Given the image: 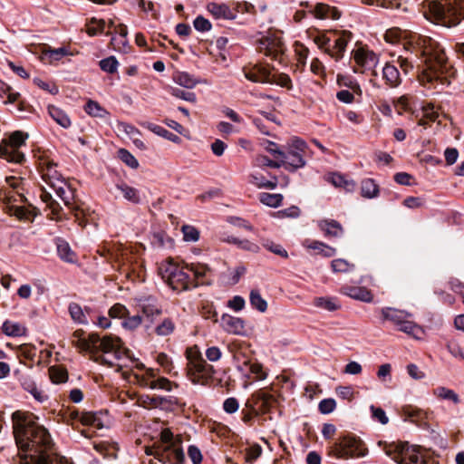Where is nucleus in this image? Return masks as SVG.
Instances as JSON below:
<instances>
[{
  "label": "nucleus",
  "instance_id": "ea45409f",
  "mask_svg": "<svg viewBox=\"0 0 464 464\" xmlns=\"http://www.w3.org/2000/svg\"><path fill=\"white\" fill-rule=\"evenodd\" d=\"M84 110L86 113L92 117L105 118L109 116V111L102 107L100 103L92 100L88 101Z\"/></svg>",
  "mask_w": 464,
  "mask_h": 464
},
{
  "label": "nucleus",
  "instance_id": "a18cd8bd",
  "mask_svg": "<svg viewBox=\"0 0 464 464\" xmlns=\"http://www.w3.org/2000/svg\"><path fill=\"white\" fill-rule=\"evenodd\" d=\"M433 392L438 398L451 401L455 404L459 402V395L453 390L440 386L434 389Z\"/></svg>",
  "mask_w": 464,
  "mask_h": 464
},
{
  "label": "nucleus",
  "instance_id": "4be33fe9",
  "mask_svg": "<svg viewBox=\"0 0 464 464\" xmlns=\"http://www.w3.org/2000/svg\"><path fill=\"white\" fill-rule=\"evenodd\" d=\"M221 324L227 333L243 334L245 332V321L239 317H234L230 314H224L221 316Z\"/></svg>",
  "mask_w": 464,
  "mask_h": 464
},
{
  "label": "nucleus",
  "instance_id": "f8f14e48",
  "mask_svg": "<svg viewBox=\"0 0 464 464\" xmlns=\"http://www.w3.org/2000/svg\"><path fill=\"white\" fill-rule=\"evenodd\" d=\"M276 402L277 400L275 395L268 392L266 389H260L246 400L243 409L256 414H266L276 406Z\"/></svg>",
  "mask_w": 464,
  "mask_h": 464
},
{
  "label": "nucleus",
  "instance_id": "dca6fc26",
  "mask_svg": "<svg viewBox=\"0 0 464 464\" xmlns=\"http://www.w3.org/2000/svg\"><path fill=\"white\" fill-rule=\"evenodd\" d=\"M257 49L260 53L270 56L274 60H280L285 52L283 43L279 38L275 36H267L260 39Z\"/></svg>",
  "mask_w": 464,
  "mask_h": 464
},
{
  "label": "nucleus",
  "instance_id": "a19ab883",
  "mask_svg": "<svg viewBox=\"0 0 464 464\" xmlns=\"http://www.w3.org/2000/svg\"><path fill=\"white\" fill-rule=\"evenodd\" d=\"M362 196L367 198H372L379 193V187L372 179L362 180L361 186Z\"/></svg>",
  "mask_w": 464,
  "mask_h": 464
},
{
  "label": "nucleus",
  "instance_id": "5fc2aeb1",
  "mask_svg": "<svg viewBox=\"0 0 464 464\" xmlns=\"http://www.w3.org/2000/svg\"><path fill=\"white\" fill-rule=\"evenodd\" d=\"M175 329V324L173 321L169 318H166L162 321L161 324H160L156 329L155 332L158 335L160 336H166L173 333Z\"/></svg>",
  "mask_w": 464,
  "mask_h": 464
},
{
  "label": "nucleus",
  "instance_id": "58836bf2",
  "mask_svg": "<svg viewBox=\"0 0 464 464\" xmlns=\"http://www.w3.org/2000/svg\"><path fill=\"white\" fill-rule=\"evenodd\" d=\"M326 180L333 184L336 188H343L347 190L352 189L354 187L353 181L345 179V178L338 173H330L326 176Z\"/></svg>",
  "mask_w": 464,
  "mask_h": 464
},
{
  "label": "nucleus",
  "instance_id": "5701e85b",
  "mask_svg": "<svg viewBox=\"0 0 464 464\" xmlns=\"http://www.w3.org/2000/svg\"><path fill=\"white\" fill-rule=\"evenodd\" d=\"M246 77L254 82H272L271 72L261 65H256L245 73Z\"/></svg>",
  "mask_w": 464,
  "mask_h": 464
},
{
  "label": "nucleus",
  "instance_id": "a878e982",
  "mask_svg": "<svg viewBox=\"0 0 464 464\" xmlns=\"http://www.w3.org/2000/svg\"><path fill=\"white\" fill-rule=\"evenodd\" d=\"M248 378H253L255 380H265L267 376V372L265 370L262 363H260L256 358L252 360V362L246 367L244 372H241Z\"/></svg>",
  "mask_w": 464,
  "mask_h": 464
},
{
  "label": "nucleus",
  "instance_id": "2eb2a0df",
  "mask_svg": "<svg viewBox=\"0 0 464 464\" xmlns=\"http://www.w3.org/2000/svg\"><path fill=\"white\" fill-rule=\"evenodd\" d=\"M14 378L19 382L21 387L31 393L39 402H44L48 400V395L37 389L36 383L32 376L20 369H15L13 372Z\"/></svg>",
  "mask_w": 464,
  "mask_h": 464
},
{
  "label": "nucleus",
  "instance_id": "de8ad7c7",
  "mask_svg": "<svg viewBox=\"0 0 464 464\" xmlns=\"http://www.w3.org/2000/svg\"><path fill=\"white\" fill-rule=\"evenodd\" d=\"M81 423L97 429L102 428V420L95 412H83L81 414Z\"/></svg>",
  "mask_w": 464,
  "mask_h": 464
},
{
  "label": "nucleus",
  "instance_id": "680f3d73",
  "mask_svg": "<svg viewBox=\"0 0 464 464\" xmlns=\"http://www.w3.org/2000/svg\"><path fill=\"white\" fill-rule=\"evenodd\" d=\"M251 183L259 188H266L274 189L276 188L278 182H277L276 177H274L272 180L265 181V180L259 179L258 177L252 175L251 176Z\"/></svg>",
  "mask_w": 464,
  "mask_h": 464
},
{
  "label": "nucleus",
  "instance_id": "cd10ccee",
  "mask_svg": "<svg viewBox=\"0 0 464 464\" xmlns=\"http://www.w3.org/2000/svg\"><path fill=\"white\" fill-rule=\"evenodd\" d=\"M207 9L216 19L233 18L232 11L229 8V6L226 4H218L212 2L207 5Z\"/></svg>",
  "mask_w": 464,
  "mask_h": 464
},
{
  "label": "nucleus",
  "instance_id": "bb28decb",
  "mask_svg": "<svg viewBox=\"0 0 464 464\" xmlns=\"http://www.w3.org/2000/svg\"><path fill=\"white\" fill-rule=\"evenodd\" d=\"M234 360L237 362L238 371L244 372L246 367L255 358L251 352L247 351L246 347L239 346L237 350L233 351Z\"/></svg>",
  "mask_w": 464,
  "mask_h": 464
},
{
  "label": "nucleus",
  "instance_id": "79ce46f5",
  "mask_svg": "<svg viewBox=\"0 0 464 464\" xmlns=\"http://www.w3.org/2000/svg\"><path fill=\"white\" fill-rule=\"evenodd\" d=\"M249 300L250 304L253 308L256 309L257 311L264 313L267 309V303L266 301L261 296L259 290L253 289L250 292L249 295Z\"/></svg>",
  "mask_w": 464,
  "mask_h": 464
},
{
  "label": "nucleus",
  "instance_id": "37998d69",
  "mask_svg": "<svg viewBox=\"0 0 464 464\" xmlns=\"http://www.w3.org/2000/svg\"><path fill=\"white\" fill-rule=\"evenodd\" d=\"M259 200L267 207L277 208L282 204L283 196L278 193L271 194L264 192L259 195Z\"/></svg>",
  "mask_w": 464,
  "mask_h": 464
},
{
  "label": "nucleus",
  "instance_id": "3c124183",
  "mask_svg": "<svg viewBox=\"0 0 464 464\" xmlns=\"http://www.w3.org/2000/svg\"><path fill=\"white\" fill-rule=\"evenodd\" d=\"M331 267L334 273H346L354 269V265L345 259L338 258L331 262Z\"/></svg>",
  "mask_w": 464,
  "mask_h": 464
},
{
  "label": "nucleus",
  "instance_id": "a211bd4d",
  "mask_svg": "<svg viewBox=\"0 0 464 464\" xmlns=\"http://www.w3.org/2000/svg\"><path fill=\"white\" fill-rule=\"evenodd\" d=\"M382 79L389 88H396L401 83V77L398 68L391 62L385 63L382 69Z\"/></svg>",
  "mask_w": 464,
  "mask_h": 464
},
{
  "label": "nucleus",
  "instance_id": "6e6d98bb",
  "mask_svg": "<svg viewBox=\"0 0 464 464\" xmlns=\"http://www.w3.org/2000/svg\"><path fill=\"white\" fill-rule=\"evenodd\" d=\"M27 137H28V134L24 133L21 130H15L10 134L8 139L4 140V141H5L9 144H12L14 147L20 148L21 146H23L24 144Z\"/></svg>",
  "mask_w": 464,
  "mask_h": 464
},
{
  "label": "nucleus",
  "instance_id": "20e7f679",
  "mask_svg": "<svg viewBox=\"0 0 464 464\" xmlns=\"http://www.w3.org/2000/svg\"><path fill=\"white\" fill-rule=\"evenodd\" d=\"M423 14L433 24L450 28L464 19V0H448L445 5L428 1L423 3Z\"/></svg>",
  "mask_w": 464,
  "mask_h": 464
},
{
  "label": "nucleus",
  "instance_id": "f3484780",
  "mask_svg": "<svg viewBox=\"0 0 464 464\" xmlns=\"http://www.w3.org/2000/svg\"><path fill=\"white\" fill-rule=\"evenodd\" d=\"M334 34H337L334 44L333 47L324 48V53L328 54L335 61H340L343 57L348 42L352 38L353 34L349 31H341L340 33L334 32Z\"/></svg>",
  "mask_w": 464,
  "mask_h": 464
},
{
  "label": "nucleus",
  "instance_id": "49530a36",
  "mask_svg": "<svg viewBox=\"0 0 464 464\" xmlns=\"http://www.w3.org/2000/svg\"><path fill=\"white\" fill-rule=\"evenodd\" d=\"M407 34V32L405 31H402L401 28L399 27H392V28H390L388 29L385 34H384V40L387 42V43H390V44H397L399 43L401 39H403L404 35Z\"/></svg>",
  "mask_w": 464,
  "mask_h": 464
},
{
  "label": "nucleus",
  "instance_id": "7c9ffc66",
  "mask_svg": "<svg viewBox=\"0 0 464 464\" xmlns=\"http://www.w3.org/2000/svg\"><path fill=\"white\" fill-rule=\"evenodd\" d=\"M383 319L391 321L397 326L406 318L410 316L405 311L386 307L382 310Z\"/></svg>",
  "mask_w": 464,
  "mask_h": 464
},
{
  "label": "nucleus",
  "instance_id": "aec40b11",
  "mask_svg": "<svg viewBox=\"0 0 464 464\" xmlns=\"http://www.w3.org/2000/svg\"><path fill=\"white\" fill-rule=\"evenodd\" d=\"M0 157L13 163H22L24 160V155L20 151V148L4 140L0 144Z\"/></svg>",
  "mask_w": 464,
  "mask_h": 464
},
{
  "label": "nucleus",
  "instance_id": "864d4df0",
  "mask_svg": "<svg viewBox=\"0 0 464 464\" xmlns=\"http://www.w3.org/2000/svg\"><path fill=\"white\" fill-rule=\"evenodd\" d=\"M398 330L412 336H417L421 329L413 322L404 319L399 325Z\"/></svg>",
  "mask_w": 464,
  "mask_h": 464
},
{
  "label": "nucleus",
  "instance_id": "6ab92c4d",
  "mask_svg": "<svg viewBox=\"0 0 464 464\" xmlns=\"http://www.w3.org/2000/svg\"><path fill=\"white\" fill-rule=\"evenodd\" d=\"M56 251L59 258L68 264H77L78 256L74 252L69 243L61 237H57L55 240Z\"/></svg>",
  "mask_w": 464,
  "mask_h": 464
},
{
  "label": "nucleus",
  "instance_id": "4468645a",
  "mask_svg": "<svg viewBox=\"0 0 464 464\" xmlns=\"http://www.w3.org/2000/svg\"><path fill=\"white\" fill-rule=\"evenodd\" d=\"M354 61L353 72L364 73L366 71L375 67L378 63L377 55L368 49L358 47L352 53Z\"/></svg>",
  "mask_w": 464,
  "mask_h": 464
},
{
  "label": "nucleus",
  "instance_id": "603ef678",
  "mask_svg": "<svg viewBox=\"0 0 464 464\" xmlns=\"http://www.w3.org/2000/svg\"><path fill=\"white\" fill-rule=\"evenodd\" d=\"M337 82L339 85L350 88L357 96L361 97L362 95V90L356 81L348 79L345 76H338Z\"/></svg>",
  "mask_w": 464,
  "mask_h": 464
},
{
  "label": "nucleus",
  "instance_id": "f704fd0d",
  "mask_svg": "<svg viewBox=\"0 0 464 464\" xmlns=\"http://www.w3.org/2000/svg\"><path fill=\"white\" fill-rule=\"evenodd\" d=\"M49 377L53 383H64L68 380L67 370L61 365H53L48 369Z\"/></svg>",
  "mask_w": 464,
  "mask_h": 464
},
{
  "label": "nucleus",
  "instance_id": "69168bd1",
  "mask_svg": "<svg viewBox=\"0 0 464 464\" xmlns=\"http://www.w3.org/2000/svg\"><path fill=\"white\" fill-rule=\"evenodd\" d=\"M154 244H158L159 246L172 248L174 246V240L169 236V234H153Z\"/></svg>",
  "mask_w": 464,
  "mask_h": 464
},
{
  "label": "nucleus",
  "instance_id": "774afa93",
  "mask_svg": "<svg viewBox=\"0 0 464 464\" xmlns=\"http://www.w3.org/2000/svg\"><path fill=\"white\" fill-rule=\"evenodd\" d=\"M176 81L179 85L188 89L193 88L197 83V81L187 72L179 73Z\"/></svg>",
  "mask_w": 464,
  "mask_h": 464
},
{
  "label": "nucleus",
  "instance_id": "72a5a7b5",
  "mask_svg": "<svg viewBox=\"0 0 464 464\" xmlns=\"http://www.w3.org/2000/svg\"><path fill=\"white\" fill-rule=\"evenodd\" d=\"M304 246L309 249H313L315 254L322 255L325 257H331L335 255V249L334 247H331L320 241H305Z\"/></svg>",
  "mask_w": 464,
  "mask_h": 464
},
{
  "label": "nucleus",
  "instance_id": "e433bc0d",
  "mask_svg": "<svg viewBox=\"0 0 464 464\" xmlns=\"http://www.w3.org/2000/svg\"><path fill=\"white\" fill-rule=\"evenodd\" d=\"M68 312L71 318L77 324H88V320L84 314L83 309L77 303L72 302L69 304Z\"/></svg>",
  "mask_w": 464,
  "mask_h": 464
},
{
  "label": "nucleus",
  "instance_id": "c9c22d12",
  "mask_svg": "<svg viewBox=\"0 0 464 464\" xmlns=\"http://www.w3.org/2000/svg\"><path fill=\"white\" fill-rule=\"evenodd\" d=\"M70 54L69 51L65 47H60L56 49L47 48L42 53V59L49 63L60 60L62 57Z\"/></svg>",
  "mask_w": 464,
  "mask_h": 464
},
{
  "label": "nucleus",
  "instance_id": "f03ea898",
  "mask_svg": "<svg viewBox=\"0 0 464 464\" xmlns=\"http://www.w3.org/2000/svg\"><path fill=\"white\" fill-rule=\"evenodd\" d=\"M404 49L414 52L420 51L424 58V66L419 74L422 84L432 82L439 79L440 74L448 69V57L440 44L431 37L418 34L407 33L404 37Z\"/></svg>",
  "mask_w": 464,
  "mask_h": 464
},
{
  "label": "nucleus",
  "instance_id": "8fccbe9b",
  "mask_svg": "<svg viewBox=\"0 0 464 464\" xmlns=\"http://www.w3.org/2000/svg\"><path fill=\"white\" fill-rule=\"evenodd\" d=\"M113 50L119 53H127L130 49L127 37L113 35L111 40Z\"/></svg>",
  "mask_w": 464,
  "mask_h": 464
},
{
  "label": "nucleus",
  "instance_id": "e2e57ef3",
  "mask_svg": "<svg viewBox=\"0 0 464 464\" xmlns=\"http://www.w3.org/2000/svg\"><path fill=\"white\" fill-rule=\"evenodd\" d=\"M119 158L129 167L136 169L139 166L138 160L127 150L121 149L118 151Z\"/></svg>",
  "mask_w": 464,
  "mask_h": 464
},
{
  "label": "nucleus",
  "instance_id": "39448f33",
  "mask_svg": "<svg viewBox=\"0 0 464 464\" xmlns=\"http://www.w3.org/2000/svg\"><path fill=\"white\" fill-rule=\"evenodd\" d=\"M40 169L45 186L53 190L65 205L72 204L74 199L73 190L58 170L57 164L50 159H42Z\"/></svg>",
  "mask_w": 464,
  "mask_h": 464
},
{
  "label": "nucleus",
  "instance_id": "4c0bfd02",
  "mask_svg": "<svg viewBox=\"0 0 464 464\" xmlns=\"http://www.w3.org/2000/svg\"><path fill=\"white\" fill-rule=\"evenodd\" d=\"M314 305L330 312L336 311L340 308L337 299L334 297H315L313 302Z\"/></svg>",
  "mask_w": 464,
  "mask_h": 464
},
{
  "label": "nucleus",
  "instance_id": "0e129e2a",
  "mask_svg": "<svg viewBox=\"0 0 464 464\" xmlns=\"http://www.w3.org/2000/svg\"><path fill=\"white\" fill-rule=\"evenodd\" d=\"M105 26V21L103 19L97 20L92 18L90 22V24L87 25L86 32L89 35H95L97 33H101L103 31Z\"/></svg>",
  "mask_w": 464,
  "mask_h": 464
},
{
  "label": "nucleus",
  "instance_id": "052dcab7",
  "mask_svg": "<svg viewBox=\"0 0 464 464\" xmlns=\"http://www.w3.org/2000/svg\"><path fill=\"white\" fill-rule=\"evenodd\" d=\"M142 323V317L139 314H135L130 316V314L123 319L121 325L123 328L127 330H135L137 329Z\"/></svg>",
  "mask_w": 464,
  "mask_h": 464
},
{
  "label": "nucleus",
  "instance_id": "0eeeda50",
  "mask_svg": "<svg viewBox=\"0 0 464 464\" xmlns=\"http://www.w3.org/2000/svg\"><path fill=\"white\" fill-rule=\"evenodd\" d=\"M83 333L82 330H76L73 333V336L78 338L77 347L93 353H113L118 357L123 345L120 337L113 334H105L102 337L97 333H91L88 338H83Z\"/></svg>",
  "mask_w": 464,
  "mask_h": 464
},
{
  "label": "nucleus",
  "instance_id": "2f4dec72",
  "mask_svg": "<svg viewBox=\"0 0 464 464\" xmlns=\"http://www.w3.org/2000/svg\"><path fill=\"white\" fill-rule=\"evenodd\" d=\"M439 113L435 111L434 106L428 104L422 108V116L418 121V125L427 129L430 124L437 121Z\"/></svg>",
  "mask_w": 464,
  "mask_h": 464
},
{
  "label": "nucleus",
  "instance_id": "338daca9",
  "mask_svg": "<svg viewBox=\"0 0 464 464\" xmlns=\"http://www.w3.org/2000/svg\"><path fill=\"white\" fill-rule=\"evenodd\" d=\"M157 362L164 369L166 373L171 374L173 362L168 354L164 353H159L157 356Z\"/></svg>",
  "mask_w": 464,
  "mask_h": 464
},
{
  "label": "nucleus",
  "instance_id": "1a4fd4ad",
  "mask_svg": "<svg viewBox=\"0 0 464 464\" xmlns=\"http://www.w3.org/2000/svg\"><path fill=\"white\" fill-rule=\"evenodd\" d=\"M384 452L398 464H431L430 459H425L415 448L410 447L408 442L380 441Z\"/></svg>",
  "mask_w": 464,
  "mask_h": 464
},
{
  "label": "nucleus",
  "instance_id": "6e6552de",
  "mask_svg": "<svg viewBox=\"0 0 464 464\" xmlns=\"http://www.w3.org/2000/svg\"><path fill=\"white\" fill-rule=\"evenodd\" d=\"M160 444L157 446L153 456L159 461L169 464H184L185 454L181 440L174 438L169 429H163L160 434Z\"/></svg>",
  "mask_w": 464,
  "mask_h": 464
},
{
  "label": "nucleus",
  "instance_id": "c03bdc74",
  "mask_svg": "<svg viewBox=\"0 0 464 464\" xmlns=\"http://www.w3.org/2000/svg\"><path fill=\"white\" fill-rule=\"evenodd\" d=\"M172 382L166 377H158L156 380H147L146 382V386L152 390L160 389L169 392L172 389Z\"/></svg>",
  "mask_w": 464,
  "mask_h": 464
},
{
  "label": "nucleus",
  "instance_id": "7ed1b4c3",
  "mask_svg": "<svg viewBox=\"0 0 464 464\" xmlns=\"http://www.w3.org/2000/svg\"><path fill=\"white\" fill-rule=\"evenodd\" d=\"M210 271L205 264L191 263L179 266L170 260L160 263L159 274L174 290L187 291L204 284V278Z\"/></svg>",
  "mask_w": 464,
  "mask_h": 464
},
{
  "label": "nucleus",
  "instance_id": "b1692460",
  "mask_svg": "<svg viewBox=\"0 0 464 464\" xmlns=\"http://www.w3.org/2000/svg\"><path fill=\"white\" fill-rule=\"evenodd\" d=\"M342 293L356 300L363 302H371L372 295L370 290L362 286H349L342 287Z\"/></svg>",
  "mask_w": 464,
  "mask_h": 464
},
{
  "label": "nucleus",
  "instance_id": "13d9d810",
  "mask_svg": "<svg viewBox=\"0 0 464 464\" xmlns=\"http://www.w3.org/2000/svg\"><path fill=\"white\" fill-rule=\"evenodd\" d=\"M108 314L111 318L124 319L129 315V310L125 305L117 303L109 309Z\"/></svg>",
  "mask_w": 464,
  "mask_h": 464
},
{
  "label": "nucleus",
  "instance_id": "ddd939ff",
  "mask_svg": "<svg viewBox=\"0 0 464 464\" xmlns=\"http://www.w3.org/2000/svg\"><path fill=\"white\" fill-rule=\"evenodd\" d=\"M306 149L304 141L299 139H294L284 156H280L282 166L289 171H295L305 165L304 154Z\"/></svg>",
  "mask_w": 464,
  "mask_h": 464
},
{
  "label": "nucleus",
  "instance_id": "4d7b16f0",
  "mask_svg": "<svg viewBox=\"0 0 464 464\" xmlns=\"http://www.w3.org/2000/svg\"><path fill=\"white\" fill-rule=\"evenodd\" d=\"M255 124L262 133L266 135L271 134L274 123L266 115H264L262 118L255 119Z\"/></svg>",
  "mask_w": 464,
  "mask_h": 464
},
{
  "label": "nucleus",
  "instance_id": "09e8293b",
  "mask_svg": "<svg viewBox=\"0 0 464 464\" xmlns=\"http://www.w3.org/2000/svg\"><path fill=\"white\" fill-rule=\"evenodd\" d=\"M245 460L247 463H254L262 454V447L256 443L253 444L245 450Z\"/></svg>",
  "mask_w": 464,
  "mask_h": 464
},
{
  "label": "nucleus",
  "instance_id": "f257e3e1",
  "mask_svg": "<svg viewBox=\"0 0 464 464\" xmlns=\"http://www.w3.org/2000/svg\"><path fill=\"white\" fill-rule=\"evenodd\" d=\"M38 418L31 412L16 411L12 414V423L15 441L21 447L34 450L31 461L26 464H37L40 457H48L55 464H66L63 458L50 452L53 441L48 430L39 425Z\"/></svg>",
  "mask_w": 464,
  "mask_h": 464
},
{
  "label": "nucleus",
  "instance_id": "c85d7f7f",
  "mask_svg": "<svg viewBox=\"0 0 464 464\" xmlns=\"http://www.w3.org/2000/svg\"><path fill=\"white\" fill-rule=\"evenodd\" d=\"M40 198L43 202L46 204V206L51 210L49 217L53 220H60V208L59 205L53 200L52 195L49 191H47L46 187L44 186L42 189V193L40 195Z\"/></svg>",
  "mask_w": 464,
  "mask_h": 464
},
{
  "label": "nucleus",
  "instance_id": "9b49d317",
  "mask_svg": "<svg viewBox=\"0 0 464 464\" xmlns=\"http://www.w3.org/2000/svg\"><path fill=\"white\" fill-rule=\"evenodd\" d=\"M331 453L339 459L360 458L368 453V449L359 437L347 433L340 436L333 443Z\"/></svg>",
  "mask_w": 464,
  "mask_h": 464
},
{
  "label": "nucleus",
  "instance_id": "473e14b6",
  "mask_svg": "<svg viewBox=\"0 0 464 464\" xmlns=\"http://www.w3.org/2000/svg\"><path fill=\"white\" fill-rule=\"evenodd\" d=\"M224 235L226 237H221L222 241L235 244L239 248H242V249H245V250H248V251H252V252H257L258 249H259V246L256 244H255L253 242H250L249 240L238 239L237 237H236L233 235H228V234H224Z\"/></svg>",
  "mask_w": 464,
  "mask_h": 464
},
{
  "label": "nucleus",
  "instance_id": "423d86ee",
  "mask_svg": "<svg viewBox=\"0 0 464 464\" xmlns=\"http://www.w3.org/2000/svg\"><path fill=\"white\" fill-rule=\"evenodd\" d=\"M187 376L194 384L208 386L214 380L216 370L211 364H208L202 357L198 346L188 348L186 350Z\"/></svg>",
  "mask_w": 464,
  "mask_h": 464
},
{
  "label": "nucleus",
  "instance_id": "c756f323",
  "mask_svg": "<svg viewBox=\"0 0 464 464\" xmlns=\"http://www.w3.org/2000/svg\"><path fill=\"white\" fill-rule=\"evenodd\" d=\"M3 333L7 336L18 337L26 334L27 329L25 326L19 323H14L10 320L4 322L2 325Z\"/></svg>",
  "mask_w": 464,
  "mask_h": 464
},
{
  "label": "nucleus",
  "instance_id": "393cba45",
  "mask_svg": "<svg viewBox=\"0 0 464 464\" xmlns=\"http://www.w3.org/2000/svg\"><path fill=\"white\" fill-rule=\"evenodd\" d=\"M48 112L52 119L61 127L68 129L72 126V120L68 113L55 105L48 106Z\"/></svg>",
  "mask_w": 464,
  "mask_h": 464
},
{
  "label": "nucleus",
  "instance_id": "412c9836",
  "mask_svg": "<svg viewBox=\"0 0 464 464\" xmlns=\"http://www.w3.org/2000/svg\"><path fill=\"white\" fill-rule=\"evenodd\" d=\"M312 14L316 19L320 20H338L341 17V12L336 7L324 3L316 4Z\"/></svg>",
  "mask_w": 464,
  "mask_h": 464
},
{
  "label": "nucleus",
  "instance_id": "bf43d9fd",
  "mask_svg": "<svg viewBox=\"0 0 464 464\" xmlns=\"http://www.w3.org/2000/svg\"><path fill=\"white\" fill-rule=\"evenodd\" d=\"M119 63L114 56L100 61V67L103 72L114 73L118 69Z\"/></svg>",
  "mask_w": 464,
  "mask_h": 464
},
{
  "label": "nucleus",
  "instance_id": "9d476101",
  "mask_svg": "<svg viewBox=\"0 0 464 464\" xmlns=\"http://www.w3.org/2000/svg\"><path fill=\"white\" fill-rule=\"evenodd\" d=\"M6 183L10 188H13V192L8 194L5 193L3 196L0 193V199L6 204L7 211L15 216L19 220L33 221L34 215L27 208L22 206H14L13 202L18 201L16 198H19V201H25L24 195L19 191L22 185V179L14 176L7 177L5 179Z\"/></svg>",
  "mask_w": 464,
  "mask_h": 464
}]
</instances>
